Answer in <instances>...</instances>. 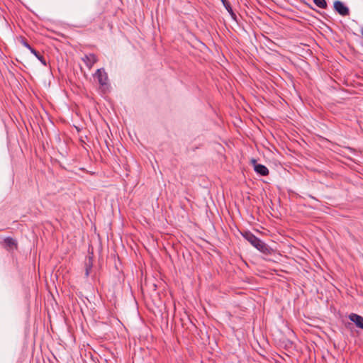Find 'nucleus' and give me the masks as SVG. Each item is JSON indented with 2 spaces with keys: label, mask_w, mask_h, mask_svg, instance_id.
<instances>
[{
  "label": "nucleus",
  "mask_w": 363,
  "mask_h": 363,
  "mask_svg": "<svg viewBox=\"0 0 363 363\" xmlns=\"http://www.w3.org/2000/svg\"><path fill=\"white\" fill-rule=\"evenodd\" d=\"M242 235L246 240L259 252L267 255L272 254L273 250L251 232H245Z\"/></svg>",
  "instance_id": "f257e3e1"
},
{
  "label": "nucleus",
  "mask_w": 363,
  "mask_h": 363,
  "mask_svg": "<svg viewBox=\"0 0 363 363\" xmlns=\"http://www.w3.org/2000/svg\"><path fill=\"white\" fill-rule=\"evenodd\" d=\"M334 9L342 16H348L350 14L349 9L339 0L334 1Z\"/></svg>",
  "instance_id": "f03ea898"
},
{
  "label": "nucleus",
  "mask_w": 363,
  "mask_h": 363,
  "mask_svg": "<svg viewBox=\"0 0 363 363\" xmlns=\"http://www.w3.org/2000/svg\"><path fill=\"white\" fill-rule=\"evenodd\" d=\"M82 61L84 62L89 69H91L94 65L97 62L98 58L96 55L91 53L85 55L82 58Z\"/></svg>",
  "instance_id": "7ed1b4c3"
},
{
  "label": "nucleus",
  "mask_w": 363,
  "mask_h": 363,
  "mask_svg": "<svg viewBox=\"0 0 363 363\" xmlns=\"http://www.w3.org/2000/svg\"><path fill=\"white\" fill-rule=\"evenodd\" d=\"M252 164L254 167V170L262 176H267L269 174V169L263 164H257L255 159L251 160Z\"/></svg>",
  "instance_id": "20e7f679"
},
{
  "label": "nucleus",
  "mask_w": 363,
  "mask_h": 363,
  "mask_svg": "<svg viewBox=\"0 0 363 363\" xmlns=\"http://www.w3.org/2000/svg\"><path fill=\"white\" fill-rule=\"evenodd\" d=\"M95 77L101 86L107 84L108 76L104 69H98L95 73Z\"/></svg>",
  "instance_id": "39448f33"
},
{
  "label": "nucleus",
  "mask_w": 363,
  "mask_h": 363,
  "mask_svg": "<svg viewBox=\"0 0 363 363\" xmlns=\"http://www.w3.org/2000/svg\"><path fill=\"white\" fill-rule=\"evenodd\" d=\"M349 318L351 321L354 322L358 328L363 329V317L356 313H351Z\"/></svg>",
  "instance_id": "423d86ee"
},
{
  "label": "nucleus",
  "mask_w": 363,
  "mask_h": 363,
  "mask_svg": "<svg viewBox=\"0 0 363 363\" xmlns=\"http://www.w3.org/2000/svg\"><path fill=\"white\" fill-rule=\"evenodd\" d=\"M4 245L5 247L9 248V249H12L13 247H15V248L17 247L16 241L10 237H7L4 240Z\"/></svg>",
  "instance_id": "0eeeda50"
},
{
  "label": "nucleus",
  "mask_w": 363,
  "mask_h": 363,
  "mask_svg": "<svg viewBox=\"0 0 363 363\" xmlns=\"http://www.w3.org/2000/svg\"><path fill=\"white\" fill-rule=\"evenodd\" d=\"M40 61L43 65H46V60L45 57L40 55L39 52L35 50V49L31 50L30 51Z\"/></svg>",
  "instance_id": "6e6552de"
},
{
  "label": "nucleus",
  "mask_w": 363,
  "mask_h": 363,
  "mask_svg": "<svg viewBox=\"0 0 363 363\" xmlns=\"http://www.w3.org/2000/svg\"><path fill=\"white\" fill-rule=\"evenodd\" d=\"M314 4L320 9H326L328 5L325 0H313Z\"/></svg>",
  "instance_id": "1a4fd4ad"
},
{
  "label": "nucleus",
  "mask_w": 363,
  "mask_h": 363,
  "mask_svg": "<svg viewBox=\"0 0 363 363\" xmlns=\"http://www.w3.org/2000/svg\"><path fill=\"white\" fill-rule=\"evenodd\" d=\"M226 9V10L230 13L231 16H235L232 7L230 6V4L227 0H220Z\"/></svg>",
  "instance_id": "9d476101"
},
{
  "label": "nucleus",
  "mask_w": 363,
  "mask_h": 363,
  "mask_svg": "<svg viewBox=\"0 0 363 363\" xmlns=\"http://www.w3.org/2000/svg\"><path fill=\"white\" fill-rule=\"evenodd\" d=\"M86 267L85 275H86V277H88L89 275V271L92 266L91 259L90 257L89 258V263L86 264Z\"/></svg>",
  "instance_id": "9b49d317"
},
{
  "label": "nucleus",
  "mask_w": 363,
  "mask_h": 363,
  "mask_svg": "<svg viewBox=\"0 0 363 363\" xmlns=\"http://www.w3.org/2000/svg\"><path fill=\"white\" fill-rule=\"evenodd\" d=\"M23 45L27 48L28 50H30L31 51V50H33V48L25 40H23Z\"/></svg>",
  "instance_id": "f8f14e48"
}]
</instances>
